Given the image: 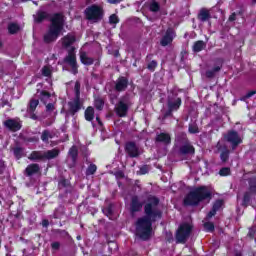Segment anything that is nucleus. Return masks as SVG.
Returning a JSON list of instances; mask_svg holds the SVG:
<instances>
[{
	"label": "nucleus",
	"mask_w": 256,
	"mask_h": 256,
	"mask_svg": "<svg viewBox=\"0 0 256 256\" xmlns=\"http://www.w3.org/2000/svg\"><path fill=\"white\" fill-rule=\"evenodd\" d=\"M34 17V22L37 24L43 23L46 19L50 20V26L47 33L44 35V43H55L59 39L63 29L65 28V15L61 12L49 14L46 11L38 10Z\"/></svg>",
	"instance_id": "f257e3e1"
},
{
	"label": "nucleus",
	"mask_w": 256,
	"mask_h": 256,
	"mask_svg": "<svg viewBox=\"0 0 256 256\" xmlns=\"http://www.w3.org/2000/svg\"><path fill=\"white\" fill-rule=\"evenodd\" d=\"M63 61L71 67L73 75H77V73H79V65H77V54H75V47L68 50V55L63 59Z\"/></svg>",
	"instance_id": "1a4fd4ad"
},
{
	"label": "nucleus",
	"mask_w": 256,
	"mask_h": 256,
	"mask_svg": "<svg viewBox=\"0 0 256 256\" xmlns=\"http://www.w3.org/2000/svg\"><path fill=\"white\" fill-rule=\"evenodd\" d=\"M124 151L126 155L130 157V159H137L141 156V150L135 141H127L124 144Z\"/></svg>",
	"instance_id": "9d476101"
},
{
	"label": "nucleus",
	"mask_w": 256,
	"mask_h": 256,
	"mask_svg": "<svg viewBox=\"0 0 256 256\" xmlns=\"http://www.w3.org/2000/svg\"><path fill=\"white\" fill-rule=\"evenodd\" d=\"M6 169H7V164H5L4 160H0V175H3Z\"/></svg>",
	"instance_id": "3c124183"
},
{
	"label": "nucleus",
	"mask_w": 256,
	"mask_h": 256,
	"mask_svg": "<svg viewBox=\"0 0 256 256\" xmlns=\"http://www.w3.org/2000/svg\"><path fill=\"white\" fill-rule=\"evenodd\" d=\"M146 201L147 202L144 205V217L151 223H156V221L163 219V211L157 208L161 202L159 197L155 195H148Z\"/></svg>",
	"instance_id": "7ed1b4c3"
},
{
	"label": "nucleus",
	"mask_w": 256,
	"mask_h": 256,
	"mask_svg": "<svg viewBox=\"0 0 256 256\" xmlns=\"http://www.w3.org/2000/svg\"><path fill=\"white\" fill-rule=\"evenodd\" d=\"M48 139H53V134H51V132H49Z\"/></svg>",
	"instance_id": "774afa93"
},
{
	"label": "nucleus",
	"mask_w": 256,
	"mask_h": 256,
	"mask_svg": "<svg viewBox=\"0 0 256 256\" xmlns=\"http://www.w3.org/2000/svg\"><path fill=\"white\" fill-rule=\"evenodd\" d=\"M230 151L227 149V147H224V150L220 153V159L222 163H227L229 161V155Z\"/></svg>",
	"instance_id": "e433bc0d"
},
{
	"label": "nucleus",
	"mask_w": 256,
	"mask_h": 256,
	"mask_svg": "<svg viewBox=\"0 0 256 256\" xmlns=\"http://www.w3.org/2000/svg\"><path fill=\"white\" fill-rule=\"evenodd\" d=\"M51 249L53 251H59V249H61V243L60 242H52Z\"/></svg>",
	"instance_id": "603ef678"
},
{
	"label": "nucleus",
	"mask_w": 256,
	"mask_h": 256,
	"mask_svg": "<svg viewBox=\"0 0 256 256\" xmlns=\"http://www.w3.org/2000/svg\"><path fill=\"white\" fill-rule=\"evenodd\" d=\"M228 21H230V23H233V21H237V13H232L229 18Z\"/></svg>",
	"instance_id": "13d9d810"
},
{
	"label": "nucleus",
	"mask_w": 256,
	"mask_h": 256,
	"mask_svg": "<svg viewBox=\"0 0 256 256\" xmlns=\"http://www.w3.org/2000/svg\"><path fill=\"white\" fill-rule=\"evenodd\" d=\"M175 141L178 145H187V143H191L187 137V134L184 132L178 133Z\"/></svg>",
	"instance_id": "cd10ccee"
},
{
	"label": "nucleus",
	"mask_w": 256,
	"mask_h": 256,
	"mask_svg": "<svg viewBox=\"0 0 256 256\" xmlns=\"http://www.w3.org/2000/svg\"><path fill=\"white\" fill-rule=\"evenodd\" d=\"M188 132L190 133V135H196L197 133H199V126H197L196 123L189 124Z\"/></svg>",
	"instance_id": "ea45409f"
},
{
	"label": "nucleus",
	"mask_w": 256,
	"mask_h": 256,
	"mask_svg": "<svg viewBox=\"0 0 256 256\" xmlns=\"http://www.w3.org/2000/svg\"><path fill=\"white\" fill-rule=\"evenodd\" d=\"M224 205H225V201L223 199H217L213 203L212 209L207 213L206 219H212V217H215V215H217V211L223 210Z\"/></svg>",
	"instance_id": "a211bd4d"
},
{
	"label": "nucleus",
	"mask_w": 256,
	"mask_h": 256,
	"mask_svg": "<svg viewBox=\"0 0 256 256\" xmlns=\"http://www.w3.org/2000/svg\"><path fill=\"white\" fill-rule=\"evenodd\" d=\"M204 229L208 233H213L215 231V224L213 222H206L204 223Z\"/></svg>",
	"instance_id": "37998d69"
},
{
	"label": "nucleus",
	"mask_w": 256,
	"mask_h": 256,
	"mask_svg": "<svg viewBox=\"0 0 256 256\" xmlns=\"http://www.w3.org/2000/svg\"><path fill=\"white\" fill-rule=\"evenodd\" d=\"M96 121L100 127H103V121H101V117L96 116Z\"/></svg>",
	"instance_id": "0e129e2a"
},
{
	"label": "nucleus",
	"mask_w": 256,
	"mask_h": 256,
	"mask_svg": "<svg viewBox=\"0 0 256 256\" xmlns=\"http://www.w3.org/2000/svg\"><path fill=\"white\" fill-rule=\"evenodd\" d=\"M156 143H163L164 145H171V134L161 132L155 137Z\"/></svg>",
	"instance_id": "412c9836"
},
{
	"label": "nucleus",
	"mask_w": 256,
	"mask_h": 256,
	"mask_svg": "<svg viewBox=\"0 0 256 256\" xmlns=\"http://www.w3.org/2000/svg\"><path fill=\"white\" fill-rule=\"evenodd\" d=\"M37 107H39V100L31 99L29 102L28 113H35Z\"/></svg>",
	"instance_id": "c9c22d12"
},
{
	"label": "nucleus",
	"mask_w": 256,
	"mask_h": 256,
	"mask_svg": "<svg viewBox=\"0 0 256 256\" xmlns=\"http://www.w3.org/2000/svg\"><path fill=\"white\" fill-rule=\"evenodd\" d=\"M183 103V100L181 98H176L175 100L168 99L167 100V108L170 109L171 111H179L181 109V105Z\"/></svg>",
	"instance_id": "aec40b11"
},
{
	"label": "nucleus",
	"mask_w": 256,
	"mask_h": 256,
	"mask_svg": "<svg viewBox=\"0 0 256 256\" xmlns=\"http://www.w3.org/2000/svg\"><path fill=\"white\" fill-rule=\"evenodd\" d=\"M3 125L8 131H11V133H17V131L23 129V121H21V118H9L3 122Z\"/></svg>",
	"instance_id": "f8f14e48"
},
{
	"label": "nucleus",
	"mask_w": 256,
	"mask_h": 256,
	"mask_svg": "<svg viewBox=\"0 0 256 256\" xmlns=\"http://www.w3.org/2000/svg\"><path fill=\"white\" fill-rule=\"evenodd\" d=\"M253 197V192L246 191L242 198V207H249L251 205V199Z\"/></svg>",
	"instance_id": "c756f323"
},
{
	"label": "nucleus",
	"mask_w": 256,
	"mask_h": 256,
	"mask_svg": "<svg viewBox=\"0 0 256 256\" xmlns=\"http://www.w3.org/2000/svg\"><path fill=\"white\" fill-rule=\"evenodd\" d=\"M140 173L141 175H147V173H149V168L147 167V165H144L140 168Z\"/></svg>",
	"instance_id": "4d7b16f0"
},
{
	"label": "nucleus",
	"mask_w": 256,
	"mask_h": 256,
	"mask_svg": "<svg viewBox=\"0 0 256 256\" xmlns=\"http://www.w3.org/2000/svg\"><path fill=\"white\" fill-rule=\"evenodd\" d=\"M220 177H229L231 175V168L223 167L219 170Z\"/></svg>",
	"instance_id": "a19ab883"
},
{
	"label": "nucleus",
	"mask_w": 256,
	"mask_h": 256,
	"mask_svg": "<svg viewBox=\"0 0 256 256\" xmlns=\"http://www.w3.org/2000/svg\"><path fill=\"white\" fill-rule=\"evenodd\" d=\"M213 199V192L208 186L201 185L197 186L186 194L183 199V205L185 207H199V204L203 201L209 203Z\"/></svg>",
	"instance_id": "f03ea898"
},
{
	"label": "nucleus",
	"mask_w": 256,
	"mask_h": 256,
	"mask_svg": "<svg viewBox=\"0 0 256 256\" xmlns=\"http://www.w3.org/2000/svg\"><path fill=\"white\" fill-rule=\"evenodd\" d=\"M61 154L59 148H54L48 151H37L34 150L28 156L29 161H51V159H57V156Z\"/></svg>",
	"instance_id": "423d86ee"
},
{
	"label": "nucleus",
	"mask_w": 256,
	"mask_h": 256,
	"mask_svg": "<svg viewBox=\"0 0 256 256\" xmlns=\"http://www.w3.org/2000/svg\"><path fill=\"white\" fill-rule=\"evenodd\" d=\"M42 227H49V220L47 219L42 220Z\"/></svg>",
	"instance_id": "e2e57ef3"
},
{
	"label": "nucleus",
	"mask_w": 256,
	"mask_h": 256,
	"mask_svg": "<svg viewBox=\"0 0 256 256\" xmlns=\"http://www.w3.org/2000/svg\"><path fill=\"white\" fill-rule=\"evenodd\" d=\"M161 10V5H159V2L153 0L149 5V11L152 13H158V11Z\"/></svg>",
	"instance_id": "4c0bfd02"
},
{
	"label": "nucleus",
	"mask_w": 256,
	"mask_h": 256,
	"mask_svg": "<svg viewBox=\"0 0 256 256\" xmlns=\"http://www.w3.org/2000/svg\"><path fill=\"white\" fill-rule=\"evenodd\" d=\"M13 153H14L15 159L19 161V159H21L23 155H25V149L23 147H15L13 148Z\"/></svg>",
	"instance_id": "f704fd0d"
},
{
	"label": "nucleus",
	"mask_w": 256,
	"mask_h": 256,
	"mask_svg": "<svg viewBox=\"0 0 256 256\" xmlns=\"http://www.w3.org/2000/svg\"><path fill=\"white\" fill-rule=\"evenodd\" d=\"M143 209V202L139 199V196L134 195L130 201V213L131 215H135V213L141 212Z\"/></svg>",
	"instance_id": "f3484780"
},
{
	"label": "nucleus",
	"mask_w": 256,
	"mask_h": 256,
	"mask_svg": "<svg viewBox=\"0 0 256 256\" xmlns=\"http://www.w3.org/2000/svg\"><path fill=\"white\" fill-rule=\"evenodd\" d=\"M68 155L71 157L72 163L74 165H76L77 164V159L79 157V150L77 149V146H72L69 149Z\"/></svg>",
	"instance_id": "7c9ffc66"
},
{
	"label": "nucleus",
	"mask_w": 256,
	"mask_h": 256,
	"mask_svg": "<svg viewBox=\"0 0 256 256\" xmlns=\"http://www.w3.org/2000/svg\"><path fill=\"white\" fill-rule=\"evenodd\" d=\"M117 23H119V16H117V14H111L109 16V24L117 25Z\"/></svg>",
	"instance_id": "a18cd8bd"
},
{
	"label": "nucleus",
	"mask_w": 256,
	"mask_h": 256,
	"mask_svg": "<svg viewBox=\"0 0 256 256\" xmlns=\"http://www.w3.org/2000/svg\"><path fill=\"white\" fill-rule=\"evenodd\" d=\"M84 17L92 23H100L105 17V10L100 5L92 4L84 10Z\"/></svg>",
	"instance_id": "0eeeda50"
},
{
	"label": "nucleus",
	"mask_w": 256,
	"mask_h": 256,
	"mask_svg": "<svg viewBox=\"0 0 256 256\" xmlns=\"http://www.w3.org/2000/svg\"><path fill=\"white\" fill-rule=\"evenodd\" d=\"M178 155L181 157H187V155H190L191 157L195 156V146H193L191 142L181 145L178 148Z\"/></svg>",
	"instance_id": "2eb2a0df"
},
{
	"label": "nucleus",
	"mask_w": 256,
	"mask_h": 256,
	"mask_svg": "<svg viewBox=\"0 0 256 256\" xmlns=\"http://www.w3.org/2000/svg\"><path fill=\"white\" fill-rule=\"evenodd\" d=\"M59 185L61 187H69V180L65 179V178H62L60 181H59Z\"/></svg>",
	"instance_id": "6e6d98bb"
},
{
	"label": "nucleus",
	"mask_w": 256,
	"mask_h": 256,
	"mask_svg": "<svg viewBox=\"0 0 256 256\" xmlns=\"http://www.w3.org/2000/svg\"><path fill=\"white\" fill-rule=\"evenodd\" d=\"M115 113L117 117H127V113H129V104L125 103L123 100H120L115 107Z\"/></svg>",
	"instance_id": "6ab92c4d"
},
{
	"label": "nucleus",
	"mask_w": 256,
	"mask_h": 256,
	"mask_svg": "<svg viewBox=\"0 0 256 256\" xmlns=\"http://www.w3.org/2000/svg\"><path fill=\"white\" fill-rule=\"evenodd\" d=\"M77 41V37L75 35L68 33L66 36L62 38V47H65V49L71 47L73 43Z\"/></svg>",
	"instance_id": "5701e85b"
},
{
	"label": "nucleus",
	"mask_w": 256,
	"mask_h": 256,
	"mask_svg": "<svg viewBox=\"0 0 256 256\" xmlns=\"http://www.w3.org/2000/svg\"><path fill=\"white\" fill-rule=\"evenodd\" d=\"M248 182V191L256 195V176H252L247 179Z\"/></svg>",
	"instance_id": "2f4dec72"
},
{
	"label": "nucleus",
	"mask_w": 256,
	"mask_h": 256,
	"mask_svg": "<svg viewBox=\"0 0 256 256\" xmlns=\"http://www.w3.org/2000/svg\"><path fill=\"white\" fill-rule=\"evenodd\" d=\"M173 39H175V29L171 27L167 28L165 34L160 40V45L162 47H167V45H171V43H173Z\"/></svg>",
	"instance_id": "4468645a"
},
{
	"label": "nucleus",
	"mask_w": 256,
	"mask_h": 256,
	"mask_svg": "<svg viewBox=\"0 0 256 256\" xmlns=\"http://www.w3.org/2000/svg\"><path fill=\"white\" fill-rule=\"evenodd\" d=\"M148 71H151L152 73L157 69V60H152L151 62L148 63L147 65Z\"/></svg>",
	"instance_id": "49530a36"
},
{
	"label": "nucleus",
	"mask_w": 256,
	"mask_h": 256,
	"mask_svg": "<svg viewBox=\"0 0 256 256\" xmlns=\"http://www.w3.org/2000/svg\"><path fill=\"white\" fill-rule=\"evenodd\" d=\"M95 173H97V165L92 163L87 167L85 174L89 177L90 175H95Z\"/></svg>",
	"instance_id": "58836bf2"
},
{
	"label": "nucleus",
	"mask_w": 256,
	"mask_h": 256,
	"mask_svg": "<svg viewBox=\"0 0 256 256\" xmlns=\"http://www.w3.org/2000/svg\"><path fill=\"white\" fill-rule=\"evenodd\" d=\"M129 87V78L125 76H120L114 83V91L117 93H123V91H127Z\"/></svg>",
	"instance_id": "ddd939ff"
},
{
	"label": "nucleus",
	"mask_w": 256,
	"mask_h": 256,
	"mask_svg": "<svg viewBox=\"0 0 256 256\" xmlns=\"http://www.w3.org/2000/svg\"><path fill=\"white\" fill-rule=\"evenodd\" d=\"M206 47H207V43H205V41L198 40V41L194 42V44L192 46V51L194 53H201V51H203Z\"/></svg>",
	"instance_id": "bb28decb"
},
{
	"label": "nucleus",
	"mask_w": 256,
	"mask_h": 256,
	"mask_svg": "<svg viewBox=\"0 0 256 256\" xmlns=\"http://www.w3.org/2000/svg\"><path fill=\"white\" fill-rule=\"evenodd\" d=\"M80 61L82 63V65H86L87 67L93 65V63H95V59L87 56V52L83 51L80 52Z\"/></svg>",
	"instance_id": "393cba45"
},
{
	"label": "nucleus",
	"mask_w": 256,
	"mask_h": 256,
	"mask_svg": "<svg viewBox=\"0 0 256 256\" xmlns=\"http://www.w3.org/2000/svg\"><path fill=\"white\" fill-rule=\"evenodd\" d=\"M49 99H51L50 92L46 90H41L39 95V100L41 101V103H43V105H47V101H49Z\"/></svg>",
	"instance_id": "72a5a7b5"
},
{
	"label": "nucleus",
	"mask_w": 256,
	"mask_h": 256,
	"mask_svg": "<svg viewBox=\"0 0 256 256\" xmlns=\"http://www.w3.org/2000/svg\"><path fill=\"white\" fill-rule=\"evenodd\" d=\"M173 113L175 112L173 110H170V108H168L166 112L163 114V119H168V117H173Z\"/></svg>",
	"instance_id": "864d4df0"
},
{
	"label": "nucleus",
	"mask_w": 256,
	"mask_h": 256,
	"mask_svg": "<svg viewBox=\"0 0 256 256\" xmlns=\"http://www.w3.org/2000/svg\"><path fill=\"white\" fill-rule=\"evenodd\" d=\"M94 107L96 111H103V109L105 108V99L101 98V96L95 97Z\"/></svg>",
	"instance_id": "c85d7f7f"
},
{
	"label": "nucleus",
	"mask_w": 256,
	"mask_h": 256,
	"mask_svg": "<svg viewBox=\"0 0 256 256\" xmlns=\"http://www.w3.org/2000/svg\"><path fill=\"white\" fill-rule=\"evenodd\" d=\"M225 141L227 143H230L232 145V149H237L241 143H243V139L241 136H239V132L236 130H229L225 135H224Z\"/></svg>",
	"instance_id": "9b49d317"
},
{
	"label": "nucleus",
	"mask_w": 256,
	"mask_h": 256,
	"mask_svg": "<svg viewBox=\"0 0 256 256\" xmlns=\"http://www.w3.org/2000/svg\"><path fill=\"white\" fill-rule=\"evenodd\" d=\"M20 30H21V27L19 26V24L15 22H11L8 24V33L10 35H17V33H19Z\"/></svg>",
	"instance_id": "473e14b6"
},
{
	"label": "nucleus",
	"mask_w": 256,
	"mask_h": 256,
	"mask_svg": "<svg viewBox=\"0 0 256 256\" xmlns=\"http://www.w3.org/2000/svg\"><path fill=\"white\" fill-rule=\"evenodd\" d=\"M123 0H108V3H111V5H117L118 3H121Z\"/></svg>",
	"instance_id": "680f3d73"
},
{
	"label": "nucleus",
	"mask_w": 256,
	"mask_h": 256,
	"mask_svg": "<svg viewBox=\"0 0 256 256\" xmlns=\"http://www.w3.org/2000/svg\"><path fill=\"white\" fill-rule=\"evenodd\" d=\"M136 235L142 241H149L151 239V233H153V222L148 220L145 216L137 219L135 223Z\"/></svg>",
	"instance_id": "20e7f679"
},
{
	"label": "nucleus",
	"mask_w": 256,
	"mask_h": 256,
	"mask_svg": "<svg viewBox=\"0 0 256 256\" xmlns=\"http://www.w3.org/2000/svg\"><path fill=\"white\" fill-rule=\"evenodd\" d=\"M74 91V99L68 102L67 113L71 115V117H75V115L83 109V101H81V83L79 81L75 82Z\"/></svg>",
	"instance_id": "39448f33"
},
{
	"label": "nucleus",
	"mask_w": 256,
	"mask_h": 256,
	"mask_svg": "<svg viewBox=\"0 0 256 256\" xmlns=\"http://www.w3.org/2000/svg\"><path fill=\"white\" fill-rule=\"evenodd\" d=\"M102 211H103L104 215H106V217H112L113 216V204H109Z\"/></svg>",
	"instance_id": "79ce46f5"
},
{
	"label": "nucleus",
	"mask_w": 256,
	"mask_h": 256,
	"mask_svg": "<svg viewBox=\"0 0 256 256\" xmlns=\"http://www.w3.org/2000/svg\"><path fill=\"white\" fill-rule=\"evenodd\" d=\"M253 95H256V90H251L247 92L246 95L241 98V101H247V99H251Z\"/></svg>",
	"instance_id": "09e8293b"
},
{
	"label": "nucleus",
	"mask_w": 256,
	"mask_h": 256,
	"mask_svg": "<svg viewBox=\"0 0 256 256\" xmlns=\"http://www.w3.org/2000/svg\"><path fill=\"white\" fill-rule=\"evenodd\" d=\"M214 62L216 66H214L211 70L206 71L207 79H213V77H215V73H219V71L223 69V63H225V59L216 58Z\"/></svg>",
	"instance_id": "dca6fc26"
},
{
	"label": "nucleus",
	"mask_w": 256,
	"mask_h": 256,
	"mask_svg": "<svg viewBox=\"0 0 256 256\" xmlns=\"http://www.w3.org/2000/svg\"><path fill=\"white\" fill-rule=\"evenodd\" d=\"M198 21H201V23H207V21H211V12L206 8L200 9L198 13Z\"/></svg>",
	"instance_id": "b1692460"
},
{
	"label": "nucleus",
	"mask_w": 256,
	"mask_h": 256,
	"mask_svg": "<svg viewBox=\"0 0 256 256\" xmlns=\"http://www.w3.org/2000/svg\"><path fill=\"white\" fill-rule=\"evenodd\" d=\"M41 171V167L37 163H32L28 165L25 169L26 177H33V175H37Z\"/></svg>",
	"instance_id": "4be33fe9"
},
{
	"label": "nucleus",
	"mask_w": 256,
	"mask_h": 256,
	"mask_svg": "<svg viewBox=\"0 0 256 256\" xmlns=\"http://www.w3.org/2000/svg\"><path fill=\"white\" fill-rule=\"evenodd\" d=\"M56 232L62 235H69V232H67V230H57Z\"/></svg>",
	"instance_id": "69168bd1"
},
{
	"label": "nucleus",
	"mask_w": 256,
	"mask_h": 256,
	"mask_svg": "<svg viewBox=\"0 0 256 256\" xmlns=\"http://www.w3.org/2000/svg\"><path fill=\"white\" fill-rule=\"evenodd\" d=\"M255 234H256V229L255 227H251L249 228V231H248V234H247V237H249V239H255Z\"/></svg>",
	"instance_id": "8fccbe9b"
},
{
	"label": "nucleus",
	"mask_w": 256,
	"mask_h": 256,
	"mask_svg": "<svg viewBox=\"0 0 256 256\" xmlns=\"http://www.w3.org/2000/svg\"><path fill=\"white\" fill-rule=\"evenodd\" d=\"M84 118L86 121L91 122L95 119V108L93 106H88L84 111Z\"/></svg>",
	"instance_id": "a878e982"
},
{
	"label": "nucleus",
	"mask_w": 256,
	"mask_h": 256,
	"mask_svg": "<svg viewBox=\"0 0 256 256\" xmlns=\"http://www.w3.org/2000/svg\"><path fill=\"white\" fill-rule=\"evenodd\" d=\"M45 106H46V111L48 112V113H51V111H55V104H53V103H46L45 104Z\"/></svg>",
	"instance_id": "5fc2aeb1"
},
{
	"label": "nucleus",
	"mask_w": 256,
	"mask_h": 256,
	"mask_svg": "<svg viewBox=\"0 0 256 256\" xmlns=\"http://www.w3.org/2000/svg\"><path fill=\"white\" fill-rule=\"evenodd\" d=\"M30 115V119H32V121H37L39 119V116H37V114H35V112H28Z\"/></svg>",
	"instance_id": "bf43d9fd"
},
{
	"label": "nucleus",
	"mask_w": 256,
	"mask_h": 256,
	"mask_svg": "<svg viewBox=\"0 0 256 256\" xmlns=\"http://www.w3.org/2000/svg\"><path fill=\"white\" fill-rule=\"evenodd\" d=\"M41 71L43 77H51L53 75V71H51V68H49V66H44Z\"/></svg>",
	"instance_id": "c03bdc74"
},
{
	"label": "nucleus",
	"mask_w": 256,
	"mask_h": 256,
	"mask_svg": "<svg viewBox=\"0 0 256 256\" xmlns=\"http://www.w3.org/2000/svg\"><path fill=\"white\" fill-rule=\"evenodd\" d=\"M234 256H243V253L241 251H235Z\"/></svg>",
	"instance_id": "338daca9"
},
{
	"label": "nucleus",
	"mask_w": 256,
	"mask_h": 256,
	"mask_svg": "<svg viewBox=\"0 0 256 256\" xmlns=\"http://www.w3.org/2000/svg\"><path fill=\"white\" fill-rule=\"evenodd\" d=\"M116 177H118L119 179H123V178H125V173H123V171L119 170L116 172Z\"/></svg>",
	"instance_id": "052dcab7"
},
{
	"label": "nucleus",
	"mask_w": 256,
	"mask_h": 256,
	"mask_svg": "<svg viewBox=\"0 0 256 256\" xmlns=\"http://www.w3.org/2000/svg\"><path fill=\"white\" fill-rule=\"evenodd\" d=\"M192 232H193V226H191V224L189 223L181 224L176 231V243L185 245L189 237H191Z\"/></svg>",
	"instance_id": "6e6552de"
},
{
	"label": "nucleus",
	"mask_w": 256,
	"mask_h": 256,
	"mask_svg": "<svg viewBox=\"0 0 256 256\" xmlns=\"http://www.w3.org/2000/svg\"><path fill=\"white\" fill-rule=\"evenodd\" d=\"M41 141H43V143H49V130H43Z\"/></svg>",
	"instance_id": "de8ad7c7"
}]
</instances>
